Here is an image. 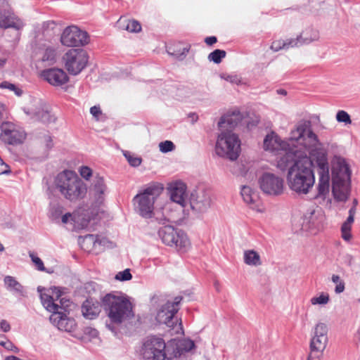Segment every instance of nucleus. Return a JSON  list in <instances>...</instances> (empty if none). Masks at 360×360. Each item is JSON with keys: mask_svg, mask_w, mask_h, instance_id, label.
<instances>
[{"mask_svg": "<svg viewBox=\"0 0 360 360\" xmlns=\"http://www.w3.org/2000/svg\"><path fill=\"white\" fill-rule=\"evenodd\" d=\"M176 313V309L174 308L172 304L166 302L158 311L156 320L161 324H165L169 327H174L175 325L174 319Z\"/></svg>", "mask_w": 360, "mask_h": 360, "instance_id": "4be33fe9", "label": "nucleus"}, {"mask_svg": "<svg viewBox=\"0 0 360 360\" xmlns=\"http://www.w3.org/2000/svg\"><path fill=\"white\" fill-rule=\"evenodd\" d=\"M124 26L126 30L130 32H139L141 30L140 23L135 20H127Z\"/></svg>", "mask_w": 360, "mask_h": 360, "instance_id": "f704fd0d", "label": "nucleus"}, {"mask_svg": "<svg viewBox=\"0 0 360 360\" xmlns=\"http://www.w3.org/2000/svg\"><path fill=\"white\" fill-rule=\"evenodd\" d=\"M44 290V288L41 286L37 288V291L40 293V298L42 304L48 311L52 313L58 311L60 308L59 305L54 302L53 298L51 295L46 293H42V290Z\"/></svg>", "mask_w": 360, "mask_h": 360, "instance_id": "bb28decb", "label": "nucleus"}, {"mask_svg": "<svg viewBox=\"0 0 360 360\" xmlns=\"http://www.w3.org/2000/svg\"><path fill=\"white\" fill-rule=\"evenodd\" d=\"M182 297L181 296H177L174 299V301L171 302V301H167V303H169L170 304H172V306L174 307V309H176V312H178L179 308V304H180V302H181L182 300Z\"/></svg>", "mask_w": 360, "mask_h": 360, "instance_id": "3c124183", "label": "nucleus"}, {"mask_svg": "<svg viewBox=\"0 0 360 360\" xmlns=\"http://www.w3.org/2000/svg\"><path fill=\"white\" fill-rule=\"evenodd\" d=\"M342 262L348 266H351L354 264V258L350 254H345L342 256Z\"/></svg>", "mask_w": 360, "mask_h": 360, "instance_id": "49530a36", "label": "nucleus"}, {"mask_svg": "<svg viewBox=\"0 0 360 360\" xmlns=\"http://www.w3.org/2000/svg\"><path fill=\"white\" fill-rule=\"evenodd\" d=\"M321 150L322 148L311 149L309 158H300L294 151H288L278 160L277 167L281 170L288 169V186L297 195H307L314 187V169H316V163L314 161V158L317 153H321Z\"/></svg>", "mask_w": 360, "mask_h": 360, "instance_id": "f257e3e1", "label": "nucleus"}, {"mask_svg": "<svg viewBox=\"0 0 360 360\" xmlns=\"http://www.w3.org/2000/svg\"><path fill=\"white\" fill-rule=\"evenodd\" d=\"M244 262L248 265L254 266L262 264L259 255L253 250L244 252Z\"/></svg>", "mask_w": 360, "mask_h": 360, "instance_id": "7c9ffc66", "label": "nucleus"}, {"mask_svg": "<svg viewBox=\"0 0 360 360\" xmlns=\"http://www.w3.org/2000/svg\"><path fill=\"white\" fill-rule=\"evenodd\" d=\"M315 38H308L303 37L302 34L297 37L295 39H288L285 40V49H288L290 48H293L296 46H300L303 44H307L312 41H314Z\"/></svg>", "mask_w": 360, "mask_h": 360, "instance_id": "c756f323", "label": "nucleus"}, {"mask_svg": "<svg viewBox=\"0 0 360 360\" xmlns=\"http://www.w3.org/2000/svg\"><path fill=\"white\" fill-rule=\"evenodd\" d=\"M0 87L3 89H8L15 92V95L20 96L22 94V91L18 88L15 84L8 82H3L0 84Z\"/></svg>", "mask_w": 360, "mask_h": 360, "instance_id": "ea45409f", "label": "nucleus"}, {"mask_svg": "<svg viewBox=\"0 0 360 360\" xmlns=\"http://www.w3.org/2000/svg\"><path fill=\"white\" fill-rule=\"evenodd\" d=\"M351 170L345 159L339 158L332 169V193L338 201H346L350 193Z\"/></svg>", "mask_w": 360, "mask_h": 360, "instance_id": "20e7f679", "label": "nucleus"}, {"mask_svg": "<svg viewBox=\"0 0 360 360\" xmlns=\"http://www.w3.org/2000/svg\"><path fill=\"white\" fill-rule=\"evenodd\" d=\"M23 26L22 22L15 16L8 1L0 0V27L20 30Z\"/></svg>", "mask_w": 360, "mask_h": 360, "instance_id": "dca6fc26", "label": "nucleus"}, {"mask_svg": "<svg viewBox=\"0 0 360 360\" xmlns=\"http://www.w3.org/2000/svg\"><path fill=\"white\" fill-rule=\"evenodd\" d=\"M331 281L334 283H339L340 282H342L343 281H342L340 279V277L338 276V275H335V274H333L331 277Z\"/></svg>", "mask_w": 360, "mask_h": 360, "instance_id": "680f3d73", "label": "nucleus"}, {"mask_svg": "<svg viewBox=\"0 0 360 360\" xmlns=\"http://www.w3.org/2000/svg\"><path fill=\"white\" fill-rule=\"evenodd\" d=\"M124 155L127 160L129 165L132 167H138L141 163L142 160L141 158L134 157L129 152H124Z\"/></svg>", "mask_w": 360, "mask_h": 360, "instance_id": "e433bc0d", "label": "nucleus"}, {"mask_svg": "<svg viewBox=\"0 0 360 360\" xmlns=\"http://www.w3.org/2000/svg\"><path fill=\"white\" fill-rule=\"evenodd\" d=\"M224 79L231 83H238L239 82V79L236 75H227Z\"/></svg>", "mask_w": 360, "mask_h": 360, "instance_id": "13d9d810", "label": "nucleus"}, {"mask_svg": "<svg viewBox=\"0 0 360 360\" xmlns=\"http://www.w3.org/2000/svg\"><path fill=\"white\" fill-rule=\"evenodd\" d=\"M41 77L50 84L59 86L66 84L69 77L66 72L60 68H49L41 72Z\"/></svg>", "mask_w": 360, "mask_h": 360, "instance_id": "412c9836", "label": "nucleus"}, {"mask_svg": "<svg viewBox=\"0 0 360 360\" xmlns=\"http://www.w3.org/2000/svg\"><path fill=\"white\" fill-rule=\"evenodd\" d=\"M55 186L64 198L72 202L84 198L87 192L86 184L71 170L59 173L55 179Z\"/></svg>", "mask_w": 360, "mask_h": 360, "instance_id": "f03ea898", "label": "nucleus"}, {"mask_svg": "<svg viewBox=\"0 0 360 360\" xmlns=\"http://www.w3.org/2000/svg\"><path fill=\"white\" fill-rule=\"evenodd\" d=\"M358 200L356 198H354L352 200V205L349 208V210H354V212H356V207L358 205Z\"/></svg>", "mask_w": 360, "mask_h": 360, "instance_id": "0e129e2a", "label": "nucleus"}, {"mask_svg": "<svg viewBox=\"0 0 360 360\" xmlns=\"http://www.w3.org/2000/svg\"><path fill=\"white\" fill-rule=\"evenodd\" d=\"M46 146L48 148H51L53 144H52V139L50 136H48L47 137V140H46Z\"/></svg>", "mask_w": 360, "mask_h": 360, "instance_id": "338daca9", "label": "nucleus"}, {"mask_svg": "<svg viewBox=\"0 0 360 360\" xmlns=\"http://www.w3.org/2000/svg\"><path fill=\"white\" fill-rule=\"evenodd\" d=\"M271 49L275 52L285 49V40L278 39L274 41L271 45Z\"/></svg>", "mask_w": 360, "mask_h": 360, "instance_id": "37998d69", "label": "nucleus"}, {"mask_svg": "<svg viewBox=\"0 0 360 360\" xmlns=\"http://www.w3.org/2000/svg\"><path fill=\"white\" fill-rule=\"evenodd\" d=\"M217 41V39L214 36L207 37L205 39V42L209 45L212 46Z\"/></svg>", "mask_w": 360, "mask_h": 360, "instance_id": "6e6d98bb", "label": "nucleus"}, {"mask_svg": "<svg viewBox=\"0 0 360 360\" xmlns=\"http://www.w3.org/2000/svg\"><path fill=\"white\" fill-rule=\"evenodd\" d=\"M189 48L184 47L181 53H170L169 51H168V53L172 56H174L177 58L183 59L186 57Z\"/></svg>", "mask_w": 360, "mask_h": 360, "instance_id": "09e8293b", "label": "nucleus"}, {"mask_svg": "<svg viewBox=\"0 0 360 360\" xmlns=\"http://www.w3.org/2000/svg\"><path fill=\"white\" fill-rule=\"evenodd\" d=\"M89 34L77 26L67 27L60 37V41L66 46H82L89 43Z\"/></svg>", "mask_w": 360, "mask_h": 360, "instance_id": "4468645a", "label": "nucleus"}, {"mask_svg": "<svg viewBox=\"0 0 360 360\" xmlns=\"http://www.w3.org/2000/svg\"><path fill=\"white\" fill-rule=\"evenodd\" d=\"M102 301L101 302L92 298L86 299L82 305V313L84 318L93 320L97 318L101 311Z\"/></svg>", "mask_w": 360, "mask_h": 360, "instance_id": "5701e85b", "label": "nucleus"}, {"mask_svg": "<svg viewBox=\"0 0 360 360\" xmlns=\"http://www.w3.org/2000/svg\"><path fill=\"white\" fill-rule=\"evenodd\" d=\"M0 175L1 174H8L11 173V170L9 169V167H6L5 166H0Z\"/></svg>", "mask_w": 360, "mask_h": 360, "instance_id": "bf43d9fd", "label": "nucleus"}, {"mask_svg": "<svg viewBox=\"0 0 360 360\" xmlns=\"http://www.w3.org/2000/svg\"><path fill=\"white\" fill-rule=\"evenodd\" d=\"M290 139L303 145L309 152L314 148H323L318 136L311 130L309 122L300 124L292 131Z\"/></svg>", "mask_w": 360, "mask_h": 360, "instance_id": "1a4fd4ad", "label": "nucleus"}, {"mask_svg": "<svg viewBox=\"0 0 360 360\" xmlns=\"http://www.w3.org/2000/svg\"><path fill=\"white\" fill-rule=\"evenodd\" d=\"M166 344L158 337H148L143 343L142 354L147 360H166Z\"/></svg>", "mask_w": 360, "mask_h": 360, "instance_id": "f8f14e48", "label": "nucleus"}, {"mask_svg": "<svg viewBox=\"0 0 360 360\" xmlns=\"http://www.w3.org/2000/svg\"><path fill=\"white\" fill-rule=\"evenodd\" d=\"M159 148L162 153H166L174 150L175 146L171 141H165L160 143Z\"/></svg>", "mask_w": 360, "mask_h": 360, "instance_id": "4c0bfd02", "label": "nucleus"}, {"mask_svg": "<svg viewBox=\"0 0 360 360\" xmlns=\"http://www.w3.org/2000/svg\"><path fill=\"white\" fill-rule=\"evenodd\" d=\"M171 200L185 207L186 201V185L181 181L175 182L170 186Z\"/></svg>", "mask_w": 360, "mask_h": 360, "instance_id": "b1692460", "label": "nucleus"}, {"mask_svg": "<svg viewBox=\"0 0 360 360\" xmlns=\"http://www.w3.org/2000/svg\"><path fill=\"white\" fill-rule=\"evenodd\" d=\"M51 215L53 218H58L62 214V207L60 206L53 207L51 210Z\"/></svg>", "mask_w": 360, "mask_h": 360, "instance_id": "603ef678", "label": "nucleus"}, {"mask_svg": "<svg viewBox=\"0 0 360 360\" xmlns=\"http://www.w3.org/2000/svg\"><path fill=\"white\" fill-rule=\"evenodd\" d=\"M49 320L53 326H56L60 330L65 332H72L75 330L77 324L74 319L68 317L65 314L54 311L49 317Z\"/></svg>", "mask_w": 360, "mask_h": 360, "instance_id": "aec40b11", "label": "nucleus"}, {"mask_svg": "<svg viewBox=\"0 0 360 360\" xmlns=\"http://www.w3.org/2000/svg\"><path fill=\"white\" fill-rule=\"evenodd\" d=\"M4 281L7 290L21 295H23V286L14 277L6 276Z\"/></svg>", "mask_w": 360, "mask_h": 360, "instance_id": "c85d7f7f", "label": "nucleus"}, {"mask_svg": "<svg viewBox=\"0 0 360 360\" xmlns=\"http://www.w3.org/2000/svg\"><path fill=\"white\" fill-rule=\"evenodd\" d=\"M72 217V214L69 212L62 216L61 221L63 224H67L69 219Z\"/></svg>", "mask_w": 360, "mask_h": 360, "instance_id": "052dcab7", "label": "nucleus"}, {"mask_svg": "<svg viewBox=\"0 0 360 360\" xmlns=\"http://www.w3.org/2000/svg\"><path fill=\"white\" fill-rule=\"evenodd\" d=\"M5 360H20V359L15 356H7L5 359Z\"/></svg>", "mask_w": 360, "mask_h": 360, "instance_id": "774afa93", "label": "nucleus"}, {"mask_svg": "<svg viewBox=\"0 0 360 360\" xmlns=\"http://www.w3.org/2000/svg\"><path fill=\"white\" fill-rule=\"evenodd\" d=\"M53 293H55L56 295L57 299H58L61 295V292L59 288L54 287L53 289H52Z\"/></svg>", "mask_w": 360, "mask_h": 360, "instance_id": "69168bd1", "label": "nucleus"}, {"mask_svg": "<svg viewBox=\"0 0 360 360\" xmlns=\"http://www.w3.org/2000/svg\"><path fill=\"white\" fill-rule=\"evenodd\" d=\"M30 257H31L33 263H34V264L36 265L38 270L42 271L45 270L44 263L39 257H38L37 256H35L32 252L30 253Z\"/></svg>", "mask_w": 360, "mask_h": 360, "instance_id": "79ce46f5", "label": "nucleus"}, {"mask_svg": "<svg viewBox=\"0 0 360 360\" xmlns=\"http://www.w3.org/2000/svg\"><path fill=\"white\" fill-rule=\"evenodd\" d=\"M34 118L46 124L54 123L56 121V117L48 108L37 110L34 113Z\"/></svg>", "mask_w": 360, "mask_h": 360, "instance_id": "cd10ccee", "label": "nucleus"}, {"mask_svg": "<svg viewBox=\"0 0 360 360\" xmlns=\"http://www.w3.org/2000/svg\"><path fill=\"white\" fill-rule=\"evenodd\" d=\"M241 120V116L239 112L235 113L233 112L231 114H226L223 115L220 120L218 122V127L220 130L227 131L229 130L231 131V129H233L240 122Z\"/></svg>", "mask_w": 360, "mask_h": 360, "instance_id": "393cba45", "label": "nucleus"}, {"mask_svg": "<svg viewBox=\"0 0 360 360\" xmlns=\"http://www.w3.org/2000/svg\"><path fill=\"white\" fill-rule=\"evenodd\" d=\"M163 189L162 184L152 183L134 198L135 209L141 217L146 219L152 217L155 201Z\"/></svg>", "mask_w": 360, "mask_h": 360, "instance_id": "39448f33", "label": "nucleus"}, {"mask_svg": "<svg viewBox=\"0 0 360 360\" xmlns=\"http://www.w3.org/2000/svg\"><path fill=\"white\" fill-rule=\"evenodd\" d=\"M240 193L243 200L248 204H255L257 200V195L249 186H243Z\"/></svg>", "mask_w": 360, "mask_h": 360, "instance_id": "2f4dec72", "label": "nucleus"}, {"mask_svg": "<svg viewBox=\"0 0 360 360\" xmlns=\"http://www.w3.org/2000/svg\"><path fill=\"white\" fill-rule=\"evenodd\" d=\"M186 344H187V346L185 347V349L187 351L192 349L195 347L194 342L191 340H189L188 342H187Z\"/></svg>", "mask_w": 360, "mask_h": 360, "instance_id": "e2e57ef3", "label": "nucleus"}, {"mask_svg": "<svg viewBox=\"0 0 360 360\" xmlns=\"http://www.w3.org/2000/svg\"><path fill=\"white\" fill-rule=\"evenodd\" d=\"M79 173L82 177L86 180H89V179L92 176V170L87 166L81 167L79 169Z\"/></svg>", "mask_w": 360, "mask_h": 360, "instance_id": "c03bdc74", "label": "nucleus"}, {"mask_svg": "<svg viewBox=\"0 0 360 360\" xmlns=\"http://www.w3.org/2000/svg\"><path fill=\"white\" fill-rule=\"evenodd\" d=\"M91 114L96 117L97 120L98 117L101 115L102 112L99 106L94 105L90 108Z\"/></svg>", "mask_w": 360, "mask_h": 360, "instance_id": "8fccbe9b", "label": "nucleus"}, {"mask_svg": "<svg viewBox=\"0 0 360 360\" xmlns=\"http://www.w3.org/2000/svg\"><path fill=\"white\" fill-rule=\"evenodd\" d=\"M0 328L3 332H8L11 330V326L6 320H1L0 322Z\"/></svg>", "mask_w": 360, "mask_h": 360, "instance_id": "864d4df0", "label": "nucleus"}, {"mask_svg": "<svg viewBox=\"0 0 360 360\" xmlns=\"http://www.w3.org/2000/svg\"><path fill=\"white\" fill-rule=\"evenodd\" d=\"M106 190L107 186L104 183L103 177L98 174L94 176L90 188V195L94 200L95 207H98L103 203Z\"/></svg>", "mask_w": 360, "mask_h": 360, "instance_id": "6ab92c4d", "label": "nucleus"}, {"mask_svg": "<svg viewBox=\"0 0 360 360\" xmlns=\"http://www.w3.org/2000/svg\"><path fill=\"white\" fill-rule=\"evenodd\" d=\"M328 327L319 323L314 328V335L310 341V353L307 360H320L328 343Z\"/></svg>", "mask_w": 360, "mask_h": 360, "instance_id": "9b49d317", "label": "nucleus"}, {"mask_svg": "<svg viewBox=\"0 0 360 360\" xmlns=\"http://www.w3.org/2000/svg\"><path fill=\"white\" fill-rule=\"evenodd\" d=\"M336 120L339 122L345 124H351L352 120L349 115L345 110H339L336 114Z\"/></svg>", "mask_w": 360, "mask_h": 360, "instance_id": "58836bf2", "label": "nucleus"}, {"mask_svg": "<svg viewBox=\"0 0 360 360\" xmlns=\"http://www.w3.org/2000/svg\"><path fill=\"white\" fill-rule=\"evenodd\" d=\"M215 152L220 157L236 160L240 152V141L238 136L229 130L222 131L218 136Z\"/></svg>", "mask_w": 360, "mask_h": 360, "instance_id": "0eeeda50", "label": "nucleus"}, {"mask_svg": "<svg viewBox=\"0 0 360 360\" xmlns=\"http://www.w3.org/2000/svg\"><path fill=\"white\" fill-rule=\"evenodd\" d=\"M85 239L86 240L89 239V240L93 242L94 244H95L96 243L98 242V236L93 235V234H88V235L85 236Z\"/></svg>", "mask_w": 360, "mask_h": 360, "instance_id": "4d7b16f0", "label": "nucleus"}, {"mask_svg": "<svg viewBox=\"0 0 360 360\" xmlns=\"http://www.w3.org/2000/svg\"><path fill=\"white\" fill-rule=\"evenodd\" d=\"M156 220L160 224L164 225L158 232L163 243L169 246H175L179 250L186 248L189 241L184 231L175 229L173 226L167 225L168 219L165 217H157Z\"/></svg>", "mask_w": 360, "mask_h": 360, "instance_id": "423d86ee", "label": "nucleus"}, {"mask_svg": "<svg viewBox=\"0 0 360 360\" xmlns=\"http://www.w3.org/2000/svg\"><path fill=\"white\" fill-rule=\"evenodd\" d=\"M42 61L48 62L49 64H53L56 61V50L51 47H47L43 54Z\"/></svg>", "mask_w": 360, "mask_h": 360, "instance_id": "72a5a7b5", "label": "nucleus"}, {"mask_svg": "<svg viewBox=\"0 0 360 360\" xmlns=\"http://www.w3.org/2000/svg\"><path fill=\"white\" fill-rule=\"evenodd\" d=\"M0 130V140L6 144L16 146L22 143L25 139V133L11 122H2Z\"/></svg>", "mask_w": 360, "mask_h": 360, "instance_id": "ddd939ff", "label": "nucleus"}, {"mask_svg": "<svg viewBox=\"0 0 360 360\" xmlns=\"http://www.w3.org/2000/svg\"><path fill=\"white\" fill-rule=\"evenodd\" d=\"M330 300L329 295L327 293L322 292L319 297H314L311 299V303L316 304H326Z\"/></svg>", "mask_w": 360, "mask_h": 360, "instance_id": "c9c22d12", "label": "nucleus"}, {"mask_svg": "<svg viewBox=\"0 0 360 360\" xmlns=\"http://www.w3.org/2000/svg\"><path fill=\"white\" fill-rule=\"evenodd\" d=\"M84 332L86 335H89L91 338H96L98 335V330L91 327L85 328Z\"/></svg>", "mask_w": 360, "mask_h": 360, "instance_id": "de8ad7c7", "label": "nucleus"}, {"mask_svg": "<svg viewBox=\"0 0 360 360\" xmlns=\"http://www.w3.org/2000/svg\"><path fill=\"white\" fill-rule=\"evenodd\" d=\"M102 307L112 323L120 324L134 316L132 304L124 296L107 293L102 297Z\"/></svg>", "mask_w": 360, "mask_h": 360, "instance_id": "7ed1b4c3", "label": "nucleus"}, {"mask_svg": "<svg viewBox=\"0 0 360 360\" xmlns=\"http://www.w3.org/2000/svg\"><path fill=\"white\" fill-rule=\"evenodd\" d=\"M189 204L194 213H203L210 207V194L205 190L195 191L191 194Z\"/></svg>", "mask_w": 360, "mask_h": 360, "instance_id": "a211bd4d", "label": "nucleus"}, {"mask_svg": "<svg viewBox=\"0 0 360 360\" xmlns=\"http://www.w3.org/2000/svg\"><path fill=\"white\" fill-rule=\"evenodd\" d=\"M132 276L130 273V270L127 269L122 271L119 272L115 276V279L121 281H127L131 280Z\"/></svg>", "mask_w": 360, "mask_h": 360, "instance_id": "a19ab883", "label": "nucleus"}, {"mask_svg": "<svg viewBox=\"0 0 360 360\" xmlns=\"http://www.w3.org/2000/svg\"><path fill=\"white\" fill-rule=\"evenodd\" d=\"M226 53L224 50L215 49L208 55V60L216 64L221 63V60L226 57Z\"/></svg>", "mask_w": 360, "mask_h": 360, "instance_id": "473e14b6", "label": "nucleus"}, {"mask_svg": "<svg viewBox=\"0 0 360 360\" xmlns=\"http://www.w3.org/2000/svg\"><path fill=\"white\" fill-rule=\"evenodd\" d=\"M88 60L86 51L82 49H70L63 57L66 70L73 75H78L85 68Z\"/></svg>", "mask_w": 360, "mask_h": 360, "instance_id": "9d476101", "label": "nucleus"}, {"mask_svg": "<svg viewBox=\"0 0 360 360\" xmlns=\"http://www.w3.org/2000/svg\"><path fill=\"white\" fill-rule=\"evenodd\" d=\"M345 283L344 281L342 282H340L339 283L336 284V286H335V292L337 293V294H340L341 292H342L344 290H345Z\"/></svg>", "mask_w": 360, "mask_h": 360, "instance_id": "5fc2aeb1", "label": "nucleus"}, {"mask_svg": "<svg viewBox=\"0 0 360 360\" xmlns=\"http://www.w3.org/2000/svg\"><path fill=\"white\" fill-rule=\"evenodd\" d=\"M264 148L265 150H270L279 155L278 160L285 155L288 151H294L296 154L297 150L291 148L289 143L282 141L280 137L274 131L268 134L264 139Z\"/></svg>", "mask_w": 360, "mask_h": 360, "instance_id": "f3484780", "label": "nucleus"}, {"mask_svg": "<svg viewBox=\"0 0 360 360\" xmlns=\"http://www.w3.org/2000/svg\"><path fill=\"white\" fill-rule=\"evenodd\" d=\"M314 161L316 163V172L319 176L318 193L316 197L325 196L329 193L330 186L329 163L326 150L322 148L321 153H317V155L314 158Z\"/></svg>", "mask_w": 360, "mask_h": 360, "instance_id": "6e6552de", "label": "nucleus"}, {"mask_svg": "<svg viewBox=\"0 0 360 360\" xmlns=\"http://www.w3.org/2000/svg\"><path fill=\"white\" fill-rule=\"evenodd\" d=\"M261 190L269 195L277 196L283 192V180L282 178L269 173L265 172L259 179Z\"/></svg>", "mask_w": 360, "mask_h": 360, "instance_id": "2eb2a0df", "label": "nucleus"}, {"mask_svg": "<svg viewBox=\"0 0 360 360\" xmlns=\"http://www.w3.org/2000/svg\"><path fill=\"white\" fill-rule=\"evenodd\" d=\"M0 345L3 346L7 350L18 352V349L9 340L0 341Z\"/></svg>", "mask_w": 360, "mask_h": 360, "instance_id": "a18cd8bd", "label": "nucleus"}, {"mask_svg": "<svg viewBox=\"0 0 360 360\" xmlns=\"http://www.w3.org/2000/svg\"><path fill=\"white\" fill-rule=\"evenodd\" d=\"M356 212H354V210H349L348 214L349 216L347 217L346 221L342 224L341 226V233H342V238L345 241H349L352 238V225L354 221V216L356 214Z\"/></svg>", "mask_w": 360, "mask_h": 360, "instance_id": "a878e982", "label": "nucleus"}]
</instances>
